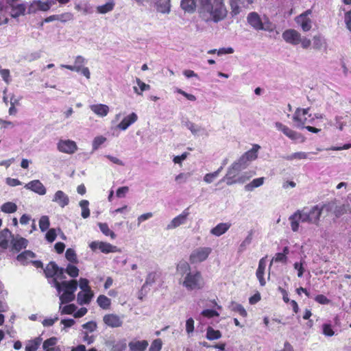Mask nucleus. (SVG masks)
<instances>
[{
    "mask_svg": "<svg viewBox=\"0 0 351 351\" xmlns=\"http://www.w3.org/2000/svg\"><path fill=\"white\" fill-rule=\"evenodd\" d=\"M334 203L317 204L311 208H304L298 210L289 217L291 230L298 232L300 222L308 223L319 226V219L322 211L325 209L329 212L333 209Z\"/></svg>",
    "mask_w": 351,
    "mask_h": 351,
    "instance_id": "f257e3e1",
    "label": "nucleus"
},
{
    "mask_svg": "<svg viewBox=\"0 0 351 351\" xmlns=\"http://www.w3.org/2000/svg\"><path fill=\"white\" fill-rule=\"evenodd\" d=\"M199 14L206 22L218 23L226 18L228 10L223 0H199Z\"/></svg>",
    "mask_w": 351,
    "mask_h": 351,
    "instance_id": "f03ea898",
    "label": "nucleus"
},
{
    "mask_svg": "<svg viewBox=\"0 0 351 351\" xmlns=\"http://www.w3.org/2000/svg\"><path fill=\"white\" fill-rule=\"evenodd\" d=\"M58 278H54L51 280V285L54 287L58 292L60 300L62 304H68L75 300V292L77 289V282L75 280L69 281L64 280L62 282L58 281Z\"/></svg>",
    "mask_w": 351,
    "mask_h": 351,
    "instance_id": "7ed1b4c3",
    "label": "nucleus"
},
{
    "mask_svg": "<svg viewBox=\"0 0 351 351\" xmlns=\"http://www.w3.org/2000/svg\"><path fill=\"white\" fill-rule=\"evenodd\" d=\"M247 22L256 31L262 30L272 32L276 28V25L270 21L267 16H265L262 19L256 12H252L247 14Z\"/></svg>",
    "mask_w": 351,
    "mask_h": 351,
    "instance_id": "20e7f679",
    "label": "nucleus"
},
{
    "mask_svg": "<svg viewBox=\"0 0 351 351\" xmlns=\"http://www.w3.org/2000/svg\"><path fill=\"white\" fill-rule=\"evenodd\" d=\"M180 283L187 291H196L202 289L204 285V281L199 271H193L188 272L186 275L180 279Z\"/></svg>",
    "mask_w": 351,
    "mask_h": 351,
    "instance_id": "39448f33",
    "label": "nucleus"
},
{
    "mask_svg": "<svg viewBox=\"0 0 351 351\" xmlns=\"http://www.w3.org/2000/svg\"><path fill=\"white\" fill-rule=\"evenodd\" d=\"M212 249L208 247H200L194 250L190 255L192 263H200L205 261L211 253Z\"/></svg>",
    "mask_w": 351,
    "mask_h": 351,
    "instance_id": "423d86ee",
    "label": "nucleus"
},
{
    "mask_svg": "<svg viewBox=\"0 0 351 351\" xmlns=\"http://www.w3.org/2000/svg\"><path fill=\"white\" fill-rule=\"evenodd\" d=\"M44 272L47 278H53L57 276L60 280H63L66 277L64 276V269L59 267L55 262H50L44 269Z\"/></svg>",
    "mask_w": 351,
    "mask_h": 351,
    "instance_id": "0eeeda50",
    "label": "nucleus"
},
{
    "mask_svg": "<svg viewBox=\"0 0 351 351\" xmlns=\"http://www.w3.org/2000/svg\"><path fill=\"white\" fill-rule=\"evenodd\" d=\"M89 247L93 251H95L98 249L104 254L121 252V250L117 246L103 241H93L89 244Z\"/></svg>",
    "mask_w": 351,
    "mask_h": 351,
    "instance_id": "6e6552de",
    "label": "nucleus"
},
{
    "mask_svg": "<svg viewBox=\"0 0 351 351\" xmlns=\"http://www.w3.org/2000/svg\"><path fill=\"white\" fill-rule=\"evenodd\" d=\"M240 172L238 169L232 165L228 167L226 174L221 180V182H226L229 186L237 184L238 182H243V180L241 178H239Z\"/></svg>",
    "mask_w": 351,
    "mask_h": 351,
    "instance_id": "1a4fd4ad",
    "label": "nucleus"
},
{
    "mask_svg": "<svg viewBox=\"0 0 351 351\" xmlns=\"http://www.w3.org/2000/svg\"><path fill=\"white\" fill-rule=\"evenodd\" d=\"M312 13L311 10H307L300 15L295 17L296 23L300 25L304 32L309 31L312 27V21L309 15Z\"/></svg>",
    "mask_w": 351,
    "mask_h": 351,
    "instance_id": "9d476101",
    "label": "nucleus"
},
{
    "mask_svg": "<svg viewBox=\"0 0 351 351\" xmlns=\"http://www.w3.org/2000/svg\"><path fill=\"white\" fill-rule=\"evenodd\" d=\"M309 108H298L293 116V120L295 123V126L298 128H304V125L308 120L306 115L308 114Z\"/></svg>",
    "mask_w": 351,
    "mask_h": 351,
    "instance_id": "9b49d317",
    "label": "nucleus"
},
{
    "mask_svg": "<svg viewBox=\"0 0 351 351\" xmlns=\"http://www.w3.org/2000/svg\"><path fill=\"white\" fill-rule=\"evenodd\" d=\"M275 127L278 130L281 131L285 135L291 140L296 141L300 138H302V141L303 142L304 141V138L300 133L291 130L280 122H276Z\"/></svg>",
    "mask_w": 351,
    "mask_h": 351,
    "instance_id": "f8f14e48",
    "label": "nucleus"
},
{
    "mask_svg": "<svg viewBox=\"0 0 351 351\" xmlns=\"http://www.w3.org/2000/svg\"><path fill=\"white\" fill-rule=\"evenodd\" d=\"M282 36L286 43L293 45H297L300 44V41H301L300 40L301 34L293 29H289L285 30L282 33Z\"/></svg>",
    "mask_w": 351,
    "mask_h": 351,
    "instance_id": "ddd939ff",
    "label": "nucleus"
},
{
    "mask_svg": "<svg viewBox=\"0 0 351 351\" xmlns=\"http://www.w3.org/2000/svg\"><path fill=\"white\" fill-rule=\"evenodd\" d=\"M57 147L60 152L69 154H73L77 149L75 142L71 140H60Z\"/></svg>",
    "mask_w": 351,
    "mask_h": 351,
    "instance_id": "4468645a",
    "label": "nucleus"
},
{
    "mask_svg": "<svg viewBox=\"0 0 351 351\" xmlns=\"http://www.w3.org/2000/svg\"><path fill=\"white\" fill-rule=\"evenodd\" d=\"M189 215V212L188 211V208L184 210L181 214L174 217L167 226V230H172L175 229L180 225L184 224L186 223L187 217Z\"/></svg>",
    "mask_w": 351,
    "mask_h": 351,
    "instance_id": "2eb2a0df",
    "label": "nucleus"
},
{
    "mask_svg": "<svg viewBox=\"0 0 351 351\" xmlns=\"http://www.w3.org/2000/svg\"><path fill=\"white\" fill-rule=\"evenodd\" d=\"M24 187L26 189L30 190L40 195H44L47 193L46 188L39 180L30 181L27 183Z\"/></svg>",
    "mask_w": 351,
    "mask_h": 351,
    "instance_id": "dca6fc26",
    "label": "nucleus"
},
{
    "mask_svg": "<svg viewBox=\"0 0 351 351\" xmlns=\"http://www.w3.org/2000/svg\"><path fill=\"white\" fill-rule=\"evenodd\" d=\"M104 322L111 328H118L122 326L123 320L116 314H107L103 318Z\"/></svg>",
    "mask_w": 351,
    "mask_h": 351,
    "instance_id": "f3484780",
    "label": "nucleus"
},
{
    "mask_svg": "<svg viewBox=\"0 0 351 351\" xmlns=\"http://www.w3.org/2000/svg\"><path fill=\"white\" fill-rule=\"evenodd\" d=\"M8 7L10 9V16L14 19L25 15L27 10L25 3H14Z\"/></svg>",
    "mask_w": 351,
    "mask_h": 351,
    "instance_id": "a211bd4d",
    "label": "nucleus"
},
{
    "mask_svg": "<svg viewBox=\"0 0 351 351\" xmlns=\"http://www.w3.org/2000/svg\"><path fill=\"white\" fill-rule=\"evenodd\" d=\"M86 63V60L82 56H77L75 58V64L74 65H69V64H61V67L67 69L72 71H75L80 73L81 69L84 67V64Z\"/></svg>",
    "mask_w": 351,
    "mask_h": 351,
    "instance_id": "6ab92c4d",
    "label": "nucleus"
},
{
    "mask_svg": "<svg viewBox=\"0 0 351 351\" xmlns=\"http://www.w3.org/2000/svg\"><path fill=\"white\" fill-rule=\"evenodd\" d=\"M138 119V116L135 112H132L125 117L117 125L121 130H127L132 124L135 123Z\"/></svg>",
    "mask_w": 351,
    "mask_h": 351,
    "instance_id": "aec40b11",
    "label": "nucleus"
},
{
    "mask_svg": "<svg viewBox=\"0 0 351 351\" xmlns=\"http://www.w3.org/2000/svg\"><path fill=\"white\" fill-rule=\"evenodd\" d=\"M52 201L56 202L60 207L64 208L69 204V198L62 191H58L54 194Z\"/></svg>",
    "mask_w": 351,
    "mask_h": 351,
    "instance_id": "412c9836",
    "label": "nucleus"
},
{
    "mask_svg": "<svg viewBox=\"0 0 351 351\" xmlns=\"http://www.w3.org/2000/svg\"><path fill=\"white\" fill-rule=\"evenodd\" d=\"M38 10L46 12L48 10V5L44 3L43 1L35 0L29 4L27 12V14H32Z\"/></svg>",
    "mask_w": 351,
    "mask_h": 351,
    "instance_id": "4be33fe9",
    "label": "nucleus"
},
{
    "mask_svg": "<svg viewBox=\"0 0 351 351\" xmlns=\"http://www.w3.org/2000/svg\"><path fill=\"white\" fill-rule=\"evenodd\" d=\"M93 296V291H80L77 293V302L80 305L88 304Z\"/></svg>",
    "mask_w": 351,
    "mask_h": 351,
    "instance_id": "5701e85b",
    "label": "nucleus"
},
{
    "mask_svg": "<svg viewBox=\"0 0 351 351\" xmlns=\"http://www.w3.org/2000/svg\"><path fill=\"white\" fill-rule=\"evenodd\" d=\"M156 10L162 14H169L171 11L170 0H155Z\"/></svg>",
    "mask_w": 351,
    "mask_h": 351,
    "instance_id": "b1692460",
    "label": "nucleus"
},
{
    "mask_svg": "<svg viewBox=\"0 0 351 351\" xmlns=\"http://www.w3.org/2000/svg\"><path fill=\"white\" fill-rule=\"evenodd\" d=\"M11 243L12 250L19 252L27 246L28 241L23 237H17L12 239Z\"/></svg>",
    "mask_w": 351,
    "mask_h": 351,
    "instance_id": "393cba45",
    "label": "nucleus"
},
{
    "mask_svg": "<svg viewBox=\"0 0 351 351\" xmlns=\"http://www.w3.org/2000/svg\"><path fill=\"white\" fill-rule=\"evenodd\" d=\"M260 149V145L254 144L250 150L244 153L241 156L244 158L245 160L247 161L248 162L254 160L258 157V152Z\"/></svg>",
    "mask_w": 351,
    "mask_h": 351,
    "instance_id": "a878e982",
    "label": "nucleus"
},
{
    "mask_svg": "<svg viewBox=\"0 0 351 351\" xmlns=\"http://www.w3.org/2000/svg\"><path fill=\"white\" fill-rule=\"evenodd\" d=\"M149 343L147 340L130 341L128 346L131 351H145Z\"/></svg>",
    "mask_w": 351,
    "mask_h": 351,
    "instance_id": "bb28decb",
    "label": "nucleus"
},
{
    "mask_svg": "<svg viewBox=\"0 0 351 351\" xmlns=\"http://www.w3.org/2000/svg\"><path fill=\"white\" fill-rule=\"evenodd\" d=\"M265 267H266V262H265V258H263L259 261L258 267V269H257L256 273V277L258 279L259 282L261 286H264L265 285V280L263 278Z\"/></svg>",
    "mask_w": 351,
    "mask_h": 351,
    "instance_id": "cd10ccee",
    "label": "nucleus"
},
{
    "mask_svg": "<svg viewBox=\"0 0 351 351\" xmlns=\"http://www.w3.org/2000/svg\"><path fill=\"white\" fill-rule=\"evenodd\" d=\"M230 226L228 223H220L211 229L210 233L215 236L219 237L226 232L230 228Z\"/></svg>",
    "mask_w": 351,
    "mask_h": 351,
    "instance_id": "c85d7f7f",
    "label": "nucleus"
},
{
    "mask_svg": "<svg viewBox=\"0 0 351 351\" xmlns=\"http://www.w3.org/2000/svg\"><path fill=\"white\" fill-rule=\"evenodd\" d=\"M228 3L230 7V14L232 16H235L241 12L240 5L245 6V1L241 0H228Z\"/></svg>",
    "mask_w": 351,
    "mask_h": 351,
    "instance_id": "c756f323",
    "label": "nucleus"
},
{
    "mask_svg": "<svg viewBox=\"0 0 351 351\" xmlns=\"http://www.w3.org/2000/svg\"><path fill=\"white\" fill-rule=\"evenodd\" d=\"M91 110L100 117H105L109 112V108L105 104H95L90 106Z\"/></svg>",
    "mask_w": 351,
    "mask_h": 351,
    "instance_id": "7c9ffc66",
    "label": "nucleus"
},
{
    "mask_svg": "<svg viewBox=\"0 0 351 351\" xmlns=\"http://www.w3.org/2000/svg\"><path fill=\"white\" fill-rule=\"evenodd\" d=\"M180 7L184 12L193 13L196 9V0H182Z\"/></svg>",
    "mask_w": 351,
    "mask_h": 351,
    "instance_id": "2f4dec72",
    "label": "nucleus"
},
{
    "mask_svg": "<svg viewBox=\"0 0 351 351\" xmlns=\"http://www.w3.org/2000/svg\"><path fill=\"white\" fill-rule=\"evenodd\" d=\"M327 43L326 39L321 35H315L313 38V47L316 50H320L326 48Z\"/></svg>",
    "mask_w": 351,
    "mask_h": 351,
    "instance_id": "473e14b6",
    "label": "nucleus"
},
{
    "mask_svg": "<svg viewBox=\"0 0 351 351\" xmlns=\"http://www.w3.org/2000/svg\"><path fill=\"white\" fill-rule=\"evenodd\" d=\"M289 253V249L288 247H285L282 252H278L275 254L273 257L271 262L286 263L287 261V255Z\"/></svg>",
    "mask_w": 351,
    "mask_h": 351,
    "instance_id": "72a5a7b5",
    "label": "nucleus"
},
{
    "mask_svg": "<svg viewBox=\"0 0 351 351\" xmlns=\"http://www.w3.org/2000/svg\"><path fill=\"white\" fill-rule=\"evenodd\" d=\"M35 254L29 250H25L23 252L19 254L16 259L19 262H21L23 265H27L28 263V260L30 258H34Z\"/></svg>",
    "mask_w": 351,
    "mask_h": 351,
    "instance_id": "f704fd0d",
    "label": "nucleus"
},
{
    "mask_svg": "<svg viewBox=\"0 0 351 351\" xmlns=\"http://www.w3.org/2000/svg\"><path fill=\"white\" fill-rule=\"evenodd\" d=\"M41 342L42 338L40 337L28 341L26 343L25 351H36L39 348Z\"/></svg>",
    "mask_w": 351,
    "mask_h": 351,
    "instance_id": "c9c22d12",
    "label": "nucleus"
},
{
    "mask_svg": "<svg viewBox=\"0 0 351 351\" xmlns=\"http://www.w3.org/2000/svg\"><path fill=\"white\" fill-rule=\"evenodd\" d=\"M252 238H253V231L250 230L248 232V234H247V237L245 238V239L241 243V244L238 248L239 253H242L247 249V247L251 244Z\"/></svg>",
    "mask_w": 351,
    "mask_h": 351,
    "instance_id": "e433bc0d",
    "label": "nucleus"
},
{
    "mask_svg": "<svg viewBox=\"0 0 351 351\" xmlns=\"http://www.w3.org/2000/svg\"><path fill=\"white\" fill-rule=\"evenodd\" d=\"M264 180L265 178L263 177L255 178L245 186V190L246 191H252L255 188L262 186Z\"/></svg>",
    "mask_w": 351,
    "mask_h": 351,
    "instance_id": "4c0bfd02",
    "label": "nucleus"
},
{
    "mask_svg": "<svg viewBox=\"0 0 351 351\" xmlns=\"http://www.w3.org/2000/svg\"><path fill=\"white\" fill-rule=\"evenodd\" d=\"M177 271L182 276V278H184L188 272H192L193 271L191 270V267L188 263L181 261L177 265Z\"/></svg>",
    "mask_w": 351,
    "mask_h": 351,
    "instance_id": "58836bf2",
    "label": "nucleus"
},
{
    "mask_svg": "<svg viewBox=\"0 0 351 351\" xmlns=\"http://www.w3.org/2000/svg\"><path fill=\"white\" fill-rule=\"evenodd\" d=\"M64 304H62V301H60L59 311L62 315H71L75 313L77 309V306L73 304H68L66 306H62Z\"/></svg>",
    "mask_w": 351,
    "mask_h": 351,
    "instance_id": "ea45409f",
    "label": "nucleus"
},
{
    "mask_svg": "<svg viewBox=\"0 0 351 351\" xmlns=\"http://www.w3.org/2000/svg\"><path fill=\"white\" fill-rule=\"evenodd\" d=\"M334 208V214L336 217H339L341 215L350 212V206L348 204H342L341 206H336Z\"/></svg>",
    "mask_w": 351,
    "mask_h": 351,
    "instance_id": "a19ab883",
    "label": "nucleus"
},
{
    "mask_svg": "<svg viewBox=\"0 0 351 351\" xmlns=\"http://www.w3.org/2000/svg\"><path fill=\"white\" fill-rule=\"evenodd\" d=\"M207 339L208 340H215L219 339L221 337V333L218 330H215L211 326H208L206 330V335Z\"/></svg>",
    "mask_w": 351,
    "mask_h": 351,
    "instance_id": "79ce46f5",
    "label": "nucleus"
},
{
    "mask_svg": "<svg viewBox=\"0 0 351 351\" xmlns=\"http://www.w3.org/2000/svg\"><path fill=\"white\" fill-rule=\"evenodd\" d=\"M1 210L5 213H14L17 210V205L12 202H8L2 204Z\"/></svg>",
    "mask_w": 351,
    "mask_h": 351,
    "instance_id": "37998d69",
    "label": "nucleus"
},
{
    "mask_svg": "<svg viewBox=\"0 0 351 351\" xmlns=\"http://www.w3.org/2000/svg\"><path fill=\"white\" fill-rule=\"evenodd\" d=\"M98 305L103 309H108L111 304V300L104 295H100L97 300Z\"/></svg>",
    "mask_w": 351,
    "mask_h": 351,
    "instance_id": "c03bdc74",
    "label": "nucleus"
},
{
    "mask_svg": "<svg viewBox=\"0 0 351 351\" xmlns=\"http://www.w3.org/2000/svg\"><path fill=\"white\" fill-rule=\"evenodd\" d=\"M114 7V3L113 1H109L102 5L97 6L96 9L98 13L106 14L112 11Z\"/></svg>",
    "mask_w": 351,
    "mask_h": 351,
    "instance_id": "a18cd8bd",
    "label": "nucleus"
},
{
    "mask_svg": "<svg viewBox=\"0 0 351 351\" xmlns=\"http://www.w3.org/2000/svg\"><path fill=\"white\" fill-rule=\"evenodd\" d=\"M89 202L88 200H82L80 202V206L82 208L81 215L84 219H86L90 216V210L88 208Z\"/></svg>",
    "mask_w": 351,
    "mask_h": 351,
    "instance_id": "49530a36",
    "label": "nucleus"
},
{
    "mask_svg": "<svg viewBox=\"0 0 351 351\" xmlns=\"http://www.w3.org/2000/svg\"><path fill=\"white\" fill-rule=\"evenodd\" d=\"M98 226L101 232L106 236H110L112 239H115L116 234L111 231L106 223H99Z\"/></svg>",
    "mask_w": 351,
    "mask_h": 351,
    "instance_id": "de8ad7c7",
    "label": "nucleus"
},
{
    "mask_svg": "<svg viewBox=\"0 0 351 351\" xmlns=\"http://www.w3.org/2000/svg\"><path fill=\"white\" fill-rule=\"evenodd\" d=\"M50 226L49 218L47 215H43L39 220V228L41 232H45Z\"/></svg>",
    "mask_w": 351,
    "mask_h": 351,
    "instance_id": "09e8293b",
    "label": "nucleus"
},
{
    "mask_svg": "<svg viewBox=\"0 0 351 351\" xmlns=\"http://www.w3.org/2000/svg\"><path fill=\"white\" fill-rule=\"evenodd\" d=\"M308 154H309L308 153L300 152H295L291 155L285 156V157H284V158L287 160H293L294 159L302 160V159L307 158L308 156Z\"/></svg>",
    "mask_w": 351,
    "mask_h": 351,
    "instance_id": "8fccbe9b",
    "label": "nucleus"
},
{
    "mask_svg": "<svg viewBox=\"0 0 351 351\" xmlns=\"http://www.w3.org/2000/svg\"><path fill=\"white\" fill-rule=\"evenodd\" d=\"M156 276V274L155 272H150L147 274L145 282L142 286V291H144L147 286H150L155 282Z\"/></svg>",
    "mask_w": 351,
    "mask_h": 351,
    "instance_id": "3c124183",
    "label": "nucleus"
},
{
    "mask_svg": "<svg viewBox=\"0 0 351 351\" xmlns=\"http://www.w3.org/2000/svg\"><path fill=\"white\" fill-rule=\"evenodd\" d=\"M191 176L192 173L191 172L181 173L176 176L175 180L178 184H183L186 182Z\"/></svg>",
    "mask_w": 351,
    "mask_h": 351,
    "instance_id": "603ef678",
    "label": "nucleus"
},
{
    "mask_svg": "<svg viewBox=\"0 0 351 351\" xmlns=\"http://www.w3.org/2000/svg\"><path fill=\"white\" fill-rule=\"evenodd\" d=\"M232 165L238 169L239 171H241L248 166V162L241 156L238 160L235 161Z\"/></svg>",
    "mask_w": 351,
    "mask_h": 351,
    "instance_id": "864d4df0",
    "label": "nucleus"
},
{
    "mask_svg": "<svg viewBox=\"0 0 351 351\" xmlns=\"http://www.w3.org/2000/svg\"><path fill=\"white\" fill-rule=\"evenodd\" d=\"M126 340L123 339L115 343L112 346L110 351H123L126 348Z\"/></svg>",
    "mask_w": 351,
    "mask_h": 351,
    "instance_id": "5fc2aeb1",
    "label": "nucleus"
},
{
    "mask_svg": "<svg viewBox=\"0 0 351 351\" xmlns=\"http://www.w3.org/2000/svg\"><path fill=\"white\" fill-rule=\"evenodd\" d=\"M57 231H58V229L57 230L55 228L49 229L47 232L45 234V239L49 243H53L57 237Z\"/></svg>",
    "mask_w": 351,
    "mask_h": 351,
    "instance_id": "6e6d98bb",
    "label": "nucleus"
},
{
    "mask_svg": "<svg viewBox=\"0 0 351 351\" xmlns=\"http://www.w3.org/2000/svg\"><path fill=\"white\" fill-rule=\"evenodd\" d=\"M64 272H66L72 278H75L79 275V269L77 267L71 264L68 265L64 269Z\"/></svg>",
    "mask_w": 351,
    "mask_h": 351,
    "instance_id": "4d7b16f0",
    "label": "nucleus"
},
{
    "mask_svg": "<svg viewBox=\"0 0 351 351\" xmlns=\"http://www.w3.org/2000/svg\"><path fill=\"white\" fill-rule=\"evenodd\" d=\"M232 310L235 312H237L240 315H241L243 317L247 316V312L245 309L240 304L233 302L232 304Z\"/></svg>",
    "mask_w": 351,
    "mask_h": 351,
    "instance_id": "13d9d810",
    "label": "nucleus"
},
{
    "mask_svg": "<svg viewBox=\"0 0 351 351\" xmlns=\"http://www.w3.org/2000/svg\"><path fill=\"white\" fill-rule=\"evenodd\" d=\"M65 257L71 263H77V261L75 252L71 248H69L66 250L65 253Z\"/></svg>",
    "mask_w": 351,
    "mask_h": 351,
    "instance_id": "bf43d9fd",
    "label": "nucleus"
},
{
    "mask_svg": "<svg viewBox=\"0 0 351 351\" xmlns=\"http://www.w3.org/2000/svg\"><path fill=\"white\" fill-rule=\"evenodd\" d=\"M56 337H51L47 340H45L43 345V348L44 350L47 349H49L51 347H53L57 343Z\"/></svg>",
    "mask_w": 351,
    "mask_h": 351,
    "instance_id": "052dcab7",
    "label": "nucleus"
},
{
    "mask_svg": "<svg viewBox=\"0 0 351 351\" xmlns=\"http://www.w3.org/2000/svg\"><path fill=\"white\" fill-rule=\"evenodd\" d=\"M73 19V14L71 12H64L61 14H58V21L62 23H66L67 21H72Z\"/></svg>",
    "mask_w": 351,
    "mask_h": 351,
    "instance_id": "680f3d73",
    "label": "nucleus"
},
{
    "mask_svg": "<svg viewBox=\"0 0 351 351\" xmlns=\"http://www.w3.org/2000/svg\"><path fill=\"white\" fill-rule=\"evenodd\" d=\"M106 138L102 136H97L94 138L93 142V150H96L99 148V147L102 145Z\"/></svg>",
    "mask_w": 351,
    "mask_h": 351,
    "instance_id": "e2e57ef3",
    "label": "nucleus"
},
{
    "mask_svg": "<svg viewBox=\"0 0 351 351\" xmlns=\"http://www.w3.org/2000/svg\"><path fill=\"white\" fill-rule=\"evenodd\" d=\"M162 341L160 339H155L149 349V351H160L162 348Z\"/></svg>",
    "mask_w": 351,
    "mask_h": 351,
    "instance_id": "0e129e2a",
    "label": "nucleus"
},
{
    "mask_svg": "<svg viewBox=\"0 0 351 351\" xmlns=\"http://www.w3.org/2000/svg\"><path fill=\"white\" fill-rule=\"evenodd\" d=\"M89 281L86 278H81L80 279V288L82 289L81 291H92L90 287H89Z\"/></svg>",
    "mask_w": 351,
    "mask_h": 351,
    "instance_id": "69168bd1",
    "label": "nucleus"
},
{
    "mask_svg": "<svg viewBox=\"0 0 351 351\" xmlns=\"http://www.w3.org/2000/svg\"><path fill=\"white\" fill-rule=\"evenodd\" d=\"M82 328L90 332L95 331L97 328V324L95 322L90 321L82 325Z\"/></svg>",
    "mask_w": 351,
    "mask_h": 351,
    "instance_id": "338daca9",
    "label": "nucleus"
},
{
    "mask_svg": "<svg viewBox=\"0 0 351 351\" xmlns=\"http://www.w3.org/2000/svg\"><path fill=\"white\" fill-rule=\"evenodd\" d=\"M217 173H206L203 180L204 181L207 183V184H210L212 183L217 178Z\"/></svg>",
    "mask_w": 351,
    "mask_h": 351,
    "instance_id": "774afa93",
    "label": "nucleus"
}]
</instances>
